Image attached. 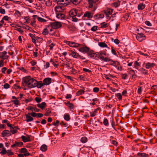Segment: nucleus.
<instances>
[{
    "instance_id": "26",
    "label": "nucleus",
    "mask_w": 157,
    "mask_h": 157,
    "mask_svg": "<svg viewBox=\"0 0 157 157\" xmlns=\"http://www.w3.org/2000/svg\"><path fill=\"white\" fill-rule=\"evenodd\" d=\"M65 104L68 106L71 109H72L74 108V105L73 104L71 103L70 101H68L67 102L65 103Z\"/></svg>"
},
{
    "instance_id": "18",
    "label": "nucleus",
    "mask_w": 157,
    "mask_h": 157,
    "mask_svg": "<svg viewBox=\"0 0 157 157\" xmlns=\"http://www.w3.org/2000/svg\"><path fill=\"white\" fill-rule=\"evenodd\" d=\"M27 137L24 136H21L22 140L24 142H29L31 141L30 136L28 135H27Z\"/></svg>"
},
{
    "instance_id": "14",
    "label": "nucleus",
    "mask_w": 157,
    "mask_h": 157,
    "mask_svg": "<svg viewBox=\"0 0 157 157\" xmlns=\"http://www.w3.org/2000/svg\"><path fill=\"white\" fill-rule=\"evenodd\" d=\"M90 48H89L86 47L84 46L82 47H81L79 49V50L80 52H83V53H87L89 51Z\"/></svg>"
},
{
    "instance_id": "29",
    "label": "nucleus",
    "mask_w": 157,
    "mask_h": 157,
    "mask_svg": "<svg viewBox=\"0 0 157 157\" xmlns=\"http://www.w3.org/2000/svg\"><path fill=\"white\" fill-rule=\"evenodd\" d=\"M56 17L58 19H62L64 18L65 15L63 14L60 13L57 14Z\"/></svg>"
},
{
    "instance_id": "21",
    "label": "nucleus",
    "mask_w": 157,
    "mask_h": 157,
    "mask_svg": "<svg viewBox=\"0 0 157 157\" xmlns=\"http://www.w3.org/2000/svg\"><path fill=\"white\" fill-rule=\"evenodd\" d=\"M155 65V64L154 63H147L146 64L145 67L147 69H148L150 68H152L154 67Z\"/></svg>"
},
{
    "instance_id": "8",
    "label": "nucleus",
    "mask_w": 157,
    "mask_h": 157,
    "mask_svg": "<svg viewBox=\"0 0 157 157\" xmlns=\"http://www.w3.org/2000/svg\"><path fill=\"white\" fill-rule=\"evenodd\" d=\"M52 28L54 29L59 28L62 26L61 23L58 22H55L50 23Z\"/></svg>"
},
{
    "instance_id": "36",
    "label": "nucleus",
    "mask_w": 157,
    "mask_h": 157,
    "mask_svg": "<svg viewBox=\"0 0 157 157\" xmlns=\"http://www.w3.org/2000/svg\"><path fill=\"white\" fill-rule=\"evenodd\" d=\"M101 27V28H104L108 27V25L107 23H105V22H103L100 24Z\"/></svg>"
},
{
    "instance_id": "64",
    "label": "nucleus",
    "mask_w": 157,
    "mask_h": 157,
    "mask_svg": "<svg viewBox=\"0 0 157 157\" xmlns=\"http://www.w3.org/2000/svg\"><path fill=\"white\" fill-rule=\"evenodd\" d=\"M122 78L125 79L127 78L128 77V75L126 74H123L121 75Z\"/></svg>"
},
{
    "instance_id": "60",
    "label": "nucleus",
    "mask_w": 157,
    "mask_h": 157,
    "mask_svg": "<svg viewBox=\"0 0 157 157\" xmlns=\"http://www.w3.org/2000/svg\"><path fill=\"white\" fill-rule=\"evenodd\" d=\"M17 155L18 157H25L27 156V155L24 154L22 153L18 154Z\"/></svg>"
},
{
    "instance_id": "61",
    "label": "nucleus",
    "mask_w": 157,
    "mask_h": 157,
    "mask_svg": "<svg viewBox=\"0 0 157 157\" xmlns=\"http://www.w3.org/2000/svg\"><path fill=\"white\" fill-rule=\"evenodd\" d=\"M0 13L1 14H5L6 13L5 10L1 7H0Z\"/></svg>"
},
{
    "instance_id": "49",
    "label": "nucleus",
    "mask_w": 157,
    "mask_h": 157,
    "mask_svg": "<svg viewBox=\"0 0 157 157\" xmlns=\"http://www.w3.org/2000/svg\"><path fill=\"white\" fill-rule=\"evenodd\" d=\"M46 4L48 6H50L52 5V1L50 0H48L46 2Z\"/></svg>"
},
{
    "instance_id": "6",
    "label": "nucleus",
    "mask_w": 157,
    "mask_h": 157,
    "mask_svg": "<svg viewBox=\"0 0 157 157\" xmlns=\"http://www.w3.org/2000/svg\"><path fill=\"white\" fill-rule=\"evenodd\" d=\"M137 33L138 34L136 36V38L137 40L141 42L146 39V36L144 35L143 34L139 33Z\"/></svg>"
},
{
    "instance_id": "24",
    "label": "nucleus",
    "mask_w": 157,
    "mask_h": 157,
    "mask_svg": "<svg viewBox=\"0 0 157 157\" xmlns=\"http://www.w3.org/2000/svg\"><path fill=\"white\" fill-rule=\"evenodd\" d=\"M120 1L119 0H117L113 3L112 4V6H113L116 8L118 7L120 5Z\"/></svg>"
},
{
    "instance_id": "7",
    "label": "nucleus",
    "mask_w": 157,
    "mask_h": 157,
    "mask_svg": "<svg viewBox=\"0 0 157 157\" xmlns=\"http://www.w3.org/2000/svg\"><path fill=\"white\" fill-rule=\"evenodd\" d=\"M70 0H59L57 2V5H61L64 6H67L70 3Z\"/></svg>"
},
{
    "instance_id": "3",
    "label": "nucleus",
    "mask_w": 157,
    "mask_h": 157,
    "mask_svg": "<svg viewBox=\"0 0 157 157\" xmlns=\"http://www.w3.org/2000/svg\"><path fill=\"white\" fill-rule=\"evenodd\" d=\"M98 53V55L97 57L102 61L106 62L111 61V59L108 58V54H106L105 52L101 51Z\"/></svg>"
},
{
    "instance_id": "28",
    "label": "nucleus",
    "mask_w": 157,
    "mask_h": 157,
    "mask_svg": "<svg viewBox=\"0 0 157 157\" xmlns=\"http://www.w3.org/2000/svg\"><path fill=\"white\" fill-rule=\"evenodd\" d=\"M139 70L140 71L142 74L146 75H148L149 74L148 71L145 70V69L141 68L140 69H139Z\"/></svg>"
},
{
    "instance_id": "27",
    "label": "nucleus",
    "mask_w": 157,
    "mask_h": 157,
    "mask_svg": "<svg viewBox=\"0 0 157 157\" xmlns=\"http://www.w3.org/2000/svg\"><path fill=\"white\" fill-rule=\"evenodd\" d=\"M98 1V0H89V7L91 8L93 6V3H95Z\"/></svg>"
},
{
    "instance_id": "59",
    "label": "nucleus",
    "mask_w": 157,
    "mask_h": 157,
    "mask_svg": "<svg viewBox=\"0 0 157 157\" xmlns=\"http://www.w3.org/2000/svg\"><path fill=\"white\" fill-rule=\"evenodd\" d=\"M25 19L26 20L25 22V23L28 24L29 23V21H30V19H29L28 17H25Z\"/></svg>"
},
{
    "instance_id": "19",
    "label": "nucleus",
    "mask_w": 157,
    "mask_h": 157,
    "mask_svg": "<svg viewBox=\"0 0 157 157\" xmlns=\"http://www.w3.org/2000/svg\"><path fill=\"white\" fill-rule=\"evenodd\" d=\"M25 116L26 118V121L27 122H29L33 120V118L30 116L31 115L29 113H28L27 114H25Z\"/></svg>"
},
{
    "instance_id": "41",
    "label": "nucleus",
    "mask_w": 157,
    "mask_h": 157,
    "mask_svg": "<svg viewBox=\"0 0 157 157\" xmlns=\"http://www.w3.org/2000/svg\"><path fill=\"white\" fill-rule=\"evenodd\" d=\"M67 44L70 47H74V44H75V42H70L69 41H67Z\"/></svg>"
},
{
    "instance_id": "40",
    "label": "nucleus",
    "mask_w": 157,
    "mask_h": 157,
    "mask_svg": "<svg viewBox=\"0 0 157 157\" xmlns=\"http://www.w3.org/2000/svg\"><path fill=\"white\" fill-rule=\"evenodd\" d=\"M64 118V119L66 121H69L70 119V116L68 114H65Z\"/></svg>"
},
{
    "instance_id": "47",
    "label": "nucleus",
    "mask_w": 157,
    "mask_h": 157,
    "mask_svg": "<svg viewBox=\"0 0 157 157\" xmlns=\"http://www.w3.org/2000/svg\"><path fill=\"white\" fill-rule=\"evenodd\" d=\"M129 69L130 71L129 72V73L132 75L136 74L135 72V71L132 69L131 68H129Z\"/></svg>"
},
{
    "instance_id": "16",
    "label": "nucleus",
    "mask_w": 157,
    "mask_h": 157,
    "mask_svg": "<svg viewBox=\"0 0 157 157\" xmlns=\"http://www.w3.org/2000/svg\"><path fill=\"white\" fill-rule=\"evenodd\" d=\"M23 145V143L21 142L15 141L14 144L11 146V147L13 148L16 147H21Z\"/></svg>"
},
{
    "instance_id": "5",
    "label": "nucleus",
    "mask_w": 157,
    "mask_h": 157,
    "mask_svg": "<svg viewBox=\"0 0 157 157\" xmlns=\"http://www.w3.org/2000/svg\"><path fill=\"white\" fill-rule=\"evenodd\" d=\"M66 6L62 5H58L57 6H56L55 9L56 12H63L65 9V7Z\"/></svg>"
},
{
    "instance_id": "32",
    "label": "nucleus",
    "mask_w": 157,
    "mask_h": 157,
    "mask_svg": "<svg viewBox=\"0 0 157 157\" xmlns=\"http://www.w3.org/2000/svg\"><path fill=\"white\" fill-rule=\"evenodd\" d=\"M47 149V147L45 144H43L40 147V150L43 151L45 152V151Z\"/></svg>"
},
{
    "instance_id": "51",
    "label": "nucleus",
    "mask_w": 157,
    "mask_h": 157,
    "mask_svg": "<svg viewBox=\"0 0 157 157\" xmlns=\"http://www.w3.org/2000/svg\"><path fill=\"white\" fill-rule=\"evenodd\" d=\"M60 124L61 125V126L62 127H66L67 126V124L66 123L64 122L63 121H62L60 123Z\"/></svg>"
},
{
    "instance_id": "45",
    "label": "nucleus",
    "mask_w": 157,
    "mask_h": 157,
    "mask_svg": "<svg viewBox=\"0 0 157 157\" xmlns=\"http://www.w3.org/2000/svg\"><path fill=\"white\" fill-rule=\"evenodd\" d=\"M103 124L106 126H107L109 125V122L107 119L105 118L103 120Z\"/></svg>"
},
{
    "instance_id": "50",
    "label": "nucleus",
    "mask_w": 157,
    "mask_h": 157,
    "mask_svg": "<svg viewBox=\"0 0 157 157\" xmlns=\"http://www.w3.org/2000/svg\"><path fill=\"white\" fill-rule=\"evenodd\" d=\"M10 132L13 134H14L17 132V130L16 129H14L13 127L10 129Z\"/></svg>"
},
{
    "instance_id": "9",
    "label": "nucleus",
    "mask_w": 157,
    "mask_h": 157,
    "mask_svg": "<svg viewBox=\"0 0 157 157\" xmlns=\"http://www.w3.org/2000/svg\"><path fill=\"white\" fill-rule=\"evenodd\" d=\"M87 54L90 57L95 59L96 58L98 57V52L95 53L93 51H89Z\"/></svg>"
},
{
    "instance_id": "54",
    "label": "nucleus",
    "mask_w": 157,
    "mask_h": 157,
    "mask_svg": "<svg viewBox=\"0 0 157 157\" xmlns=\"http://www.w3.org/2000/svg\"><path fill=\"white\" fill-rule=\"evenodd\" d=\"M98 26H94L91 29V30L93 32H94L98 30Z\"/></svg>"
},
{
    "instance_id": "22",
    "label": "nucleus",
    "mask_w": 157,
    "mask_h": 157,
    "mask_svg": "<svg viewBox=\"0 0 157 157\" xmlns=\"http://www.w3.org/2000/svg\"><path fill=\"white\" fill-rule=\"evenodd\" d=\"M33 17H36L38 21L40 22H46L47 21L43 19L42 18L40 17H39L38 16L36 15H33Z\"/></svg>"
},
{
    "instance_id": "62",
    "label": "nucleus",
    "mask_w": 157,
    "mask_h": 157,
    "mask_svg": "<svg viewBox=\"0 0 157 157\" xmlns=\"http://www.w3.org/2000/svg\"><path fill=\"white\" fill-rule=\"evenodd\" d=\"M142 87H139L137 91V93L139 94H141L142 92Z\"/></svg>"
},
{
    "instance_id": "12",
    "label": "nucleus",
    "mask_w": 157,
    "mask_h": 157,
    "mask_svg": "<svg viewBox=\"0 0 157 157\" xmlns=\"http://www.w3.org/2000/svg\"><path fill=\"white\" fill-rule=\"evenodd\" d=\"M27 109L28 110H30L32 111H34L35 112H39L40 111V109H37L36 107V105H33V106H29L28 107Z\"/></svg>"
},
{
    "instance_id": "23",
    "label": "nucleus",
    "mask_w": 157,
    "mask_h": 157,
    "mask_svg": "<svg viewBox=\"0 0 157 157\" xmlns=\"http://www.w3.org/2000/svg\"><path fill=\"white\" fill-rule=\"evenodd\" d=\"M50 62L52 63V64L55 67H57L59 65L58 64V62L57 61H56L54 62L52 59H51L50 61Z\"/></svg>"
},
{
    "instance_id": "35",
    "label": "nucleus",
    "mask_w": 157,
    "mask_h": 157,
    "mask_svg": "<svg viewBox=\"0 0 157 157\" xmlns=\"http://www.w3.org/2000/svg\"><path fill=\"white\" fill-rule=\"evenodd\" d=\"M145 8V5L143 3H140L138 5V9L139 10H143Z\"/></svg>"
},
{
    "instance_id": "38",
    "label": "nucleus",
    "mask_w": 157,
    "mask_h": 157,
    "mask_svg": "<svg viewBox=\"0 0 157 157\" xmlns=\"http://www.w3.org/2000/svg\"><path fill=\"white\" fill-rule=\"evenodd\" d=\"M140 67V64L137 61H135L134 63V67L136 69H138Z\"/></svg>"
},
{
    "instance_id": "31",
    "label": "nucleus",
    "mask_w": 157,
    "mask_h": 157,
    "mask_svg": "<svg viewBox=\"0 0 157 157\" xmlns=\"http://www.w3.org/2000/svg\"><path fill=\"white\" fill-rule=\"evenodd\" d=\"M137 155L140 157H148V155L144 153H138Z\"/></svg>"
},
{
    "instance_id": "57",
    "label": "nucleus",
    "mask_w": 157,
    "mask_h": 157,
    "mask_svg": "<svg viewBox=\"0 0 157 157\" xmlns=\"http://www.w3.org/2000/svg\"><path fill=\"white\" fill-rule=\"evenodd\" d=\"M35 100L37 103H39L41 101L42 99L40 98L36 97L35 98Z\"/></svg>"
},
{
    "instance_id": "20",
    "label": "nucleus",
    "mask_w": 157,
    "mask_h": 157,
    "mask_svg": "<svg viewBox=\"0 0 157 157\" xmlns=\"http://www.w3.org/2000/svg\"><path fill=\"white\" fill-rule=\"evenodd\" d=\"M44 86V85L43 81H39L38 82L37 81V83L36 85V87L37 88H40Z\"/></svg>"
},
{
    "instance_id": "58",
    "label": "nucleus",
    "mask_w": 157,
    "mask_h": 157,
    "mask_svg": "<svg viewBox=\"0 0 157 157\" xmlns=\"http://www.w3.org/2000/svg\"><path fill=\"white\" fill-rule=\"evenodd\" d=\"M30 114L33 117H37V113H36L34 112H32L31 113H30Z\"/></svg>"
},
{
    "instance_id": "25",
    "label": "nucleus",
    "mask_w": 157,
    "mask_h": 157,
    "mask_svg": "<svg viewBox=\"0 0 157 157\" xmlns=\"http://www.w3.org/2000/svg\"><path fill=\"white\" fill-rule=\"evenodd\" d=\"M46 105V103L44 102H42L40 104H37V107L42 109H43Z\"/></svg>"
},
{
    "instance_id": "55",
    "label": "nucleus",
    "mask_w": 157,
    "mask_h": 157,
    "mask_svg": "<svg viewBox=\"0 0 157 157\" xmlns=\"http://www.w3.org/2000/svg\"><path fill=\"white\" fill-rule=\"evenodd\" d=\"M116 96L118 98L119 100H121L122 98V96L121 94L120 93H118L116 94Z\"/></svg>"
},
{
    "instance_id": "10",
    "label": "nucleus",
    "mask_w": 157,
    "mask_h": 157,
    "mask_svg": "<svg viewBox=\"0 0 157 157\" xmlns=\"http://www.w3.org/2000/svg\"><path fill=\"white\" fill-rule=\"evenodd\" d=\"M72 56L75 58H78L82 59H85V58L83 56L79 55V54L74 51H72L71 54Z\"/></svg>"
},
{
    "instance_id": "30",
    "label": "nucleus",
    "mask_w": 157,
    "mask_h": 157,
    "mask_svg": "<svg viewBox=\"0 0 157 157\" xmlns=\"http://www.w3.org/2000/svg\"><path fill=\"white\" fill-rule=\"evenodd\" d=\"M99 109L98 108L95 109L93 112H90V116L91 117H94L98 113V110Z\"/></svg>"
},
{
    "instance_id": "56",
    "label": "nucleus",
    "mask_w": 157,
    "mask_h": 157,
    "mask_svg": "<svg viewBox=\"0 0 157 157\" xmlns=\"http://www.w3.org/2000/svg\"><path fill=\"white\" fill-rule=\"evenodd\" d=\"M40 39V37H36L35 39H34V38H32V42L33 43H34V44H36V40H37V39Z\"/></svg>"
},
{
    "instance_id": "4",
    "label": "nucleus",
    "mask_w": 157,
    "mask_h": 157,
    "mask_svg": "<svg viewBox=\"0 0 157 157\" xmlns=\"http://www.w3.org/2000/svg\"><path fill=\"white\" fill-rule=\"evenodd\" d=\"M113 11V9L110 8L107 9V10L104 11V13L106 16L107 19L109 20L110 19V17L109 16L112 14Z\"/></svg>"
},
{
    "instance_id": "37",
    "label": "nucleus",
    "mask_w": 157,
    "mask_h": 157,
    "mask_svg": "<svg viewBox=\"0 0 157 157\" xmlns=\"http://www.w3.org/2000/svg\"><path fill=\"white\" fill-rule=\"evenodd\" d=\"M87 138L85 136L82 137L80 140L81 142L83 143H85L87 142Z\"/></svg>"
},
{
    "instance_id": "17",
    "label": "nucleus",
    "mask_w": 157,
    "mask_h": 157,
    "mask_svg": "<svg viewBox=\"0 0 157 157\" xmlns=\"http://www.w3.org/2000/svg\"><path fill=\"white\" fill-rule=\"evenodd\" d=\"M93 13L92 12L86 11L84 14V17H87L88 18H91L93 17Z\"/></svg>"
},
{
    "instance_id": "15",
    "label": "nucleus",
    "mask_w": 157,
    "mask_h": 157,
    "mask_svg": "<svg viewBox=\"0 0 157 157\" xmlns=\"http://www.w3.org/2000/svg\"><path fill=\"white\" fill-rule=\"evenodd\" d=\"M2 135L3 137H5V136L8 137L11 135V134L9 130H5L2 133Z\"/></svg>"
},
{
    "instance_id": "11",
    "label": "nucleus",
    "mask_w": 157,
    "mask_h": 157,
    "mask_svg": "<svg viewBox=\"0 0 157 157\" xmlns=\"http://www.w3.org/2000/svg\"><path fill=\"white\" fill-rule=\"evenodd\" d=\"M7 54V52L6 51H4L2 52L0 54V58L2 59V60H4L5 59H8L9 57V56L7 55H6Z\"/></svg>"
},
{
    "instance_id": "52",
    "label": "nucleus",
    "mask_w": 157,
    "mask_h": 157,
    "mask_svg": "<svg viewBox=\"0 0 157 157\" xmlns=\"http://www.w3.org/2000/svg\"><path fill=\"white\" fill-rule=\"evenodd\" d=\"M20 23H21V24L22 25L21 26H18V27L22 28L23 29H27V28L26 27V26H27L26 25H25L24 24H23L21 22H20Z\"/></svg>"
},
{
    "instance_id": "53",
    "label": "nucleus",
    "mask_w": 157,
    "mask_h": 157,
    "mask_svg": "<svg viewBox=\"0 0 157 157\" xmlns=\"http://www.w3.org/2000/svg\"><path fill=\"white\" fill-rule=\"evenodd\" d=\"M16 16H17L18 17H19L21 16V14L20 12H19L18 10H15V12L14 13Z\"/></svg>"
},
{
    "instance_id": "39",
    "label": "nucleus",
    "mask_w": 157,
    "mask_h": 157,
    "mask_svg": "<svg viewBox=\"0 0 157 157\" xmlns=\"http://www.w3.org/2000/svg\"><path fill=\"white\" fill-rule=\"evenodd\" d=\"M12 101L15 105H20V103H19V101L17 99L12 100Z\"/></svg>"
},
{
    "instance_id": "43",
    "label": "nucleus",
    "mask_w": 157,
    "mask_h": 157,
    "mask_svg": "<svg viewBox=\"0 0 157 157\" xmlns=\"http://www.w3.org/2000/svg\"><path fill=\"white\" fill-rule=\"evenodd\" d=\"M112 61L113 62V63L111 65H113L115 67H116L117 65H120V63L119 62L115 61H113L111 59V61Z\"/></svg>"
},
{
    "instance_id": "42",
    "label": "nucleus",
    "mask_w": 157,
    "mask_h": 157,
    "mask_svg": "<svg viewBox=\"0 0 157 157\" xmlns=\"http://www.w3.org/2000/svg\"><path fill=\"white\" fill-rule=\"evenodd\" d=\"M35 22V17H33V19L32 21H31V25L35 27L36 25Z\"/></svg>"
},
{
    "instance_id": "1",
    "label": "nucleus",
    "mask_w": 157,
    "mask_h": 157,
    "mask_svg": "<svg viewBox=\"0 0 157 157\" xmlns=\"http://www.w3.org/2000/svg\"><path fill=\"white\" fill-rule=\"evenodd\" d=\"M83 13L82 11L78 9H73L69 12V15L72 17V21L75 22L78 20L76 17H80Z\"/></svg>"
},
{
    "instance_id": "63",
    "label": "nucleus",
    "mask_w": 157,
    "mask_h": 157,
    "mask_svg": "<svg viewBox=\"0 0 157 157\" xmlns=\"http://www.w3.org/2000/svg\"><path fill=\"white\" fill-rule=\"evenodd\" d=\"M10 85L7 83H6L4 85V88L7 89L10 88Z\"/></svg>"
},
{
    "instance_id": "33",
    "label": "nucleus",
    "mask_w": 157,
    "mask_h": 157,
    "mask_svg": "<svg viewBox=\"0 0 157 157\" xmlns=\"http://www.w3.org/2000/svg\"><path fill=\"white\" fill-rule=\"evenodd\" d=\"M98 45L101 47L102 48H109L108 47L107 45L105 43L103 42H99L98 43Z\"/></svg>"
},
{
    "instance_id": "46",
    "label": "nucleus",
    "mask_w": 157,
    "mask_h": 157,
    "mask_svg": "<svg viewBox=\"0 0 157 157\" xmlns=\"http://www.w3.org/2000/svg\"><path fill=\"white\" fill-rule=\"evenodd\" d=\"M48 33L47 29H44L43 30L42 34L44 35H47Z\"/></svg>"
},
{
    "instance_id": "2",
    "label": "nucleus",
    "mask_w": 157,
    "mask_h": 157,
    "mask_svg": "<svg viewBox=\"0 0 157 157\" xmlns=\"http://www.w3.org/2000/svg\"><path fill=\"white\" fill-rule=\"evenodd\" d=\"M23 80L26 85H27L29 87L33 88L36 87L37 81L33 78H31L30 76H26L23 78Z\"/></svg>"
},
{
    "instance_id": "44",
    "label": "nucleus",
    "mask_w": 157,
    "mask_h": 157,
    "mask_svg": "<svg viewBox=\"0 0 157 157\" xmlns=\"http://www.w3.org/2000/svg\"><path fill=\"white\" fill-rule=\"evenodd\" d=\"M27 150L25 148H22L20 149L19 152L21 153H23L24 152H27Z\"/></svg>"
},
{
    "instance_id": "13",
    "label": "nucleus",
    "mask_w": 157,
    "mask_h": 157,
    "mask_svg": "<svg viewBox=\"0 0 157 157\" xmlns=\"http://www.w3.org/2000/svg\"><path fill=\"white\" fill-rule=\"evenodd\" d=\"M43 82L44 85H49L52 82V79L50 78H46L43 80Z\"/></svg>"
},
{
    "instance_id": "48",
    "label": "nucleus",
    "mask_w": 157,
    "mask_h": 157,
    "mask_svg": "<svg viewBox=\"0 0 157 157\" xmlns=\"http://www.w3.org/2000/svg\"><path fill=\"white\" fill-rule=\"evenodd\" d=\"M7 154L9 156L13 155H14V153L10 150H7Z\"/></svg>"
},
{
    "instance_id": "34",
    "label": "nucleus",
    "mask_w": 157,
    "mask_h": 157,
    "mask_svg": "<svg viewBox=\"0 0 157 157\" xmlns=\"http://www.w3.org/2000/svg\"><path fill=\"white\" fill-rule=\"evenodd\" d=\"M2 149V151L0 152V154H1L2 155L6 154L7 151H6V148L5 147H3Z\"/></svg>"
}]
</instances>
